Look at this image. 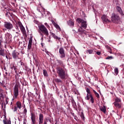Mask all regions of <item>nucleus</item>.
<instances>
[{
	"label": "nucleus",
	"mask_w": 124,
	"mask_h": 124,
	"mask_svg": "<svg viewBox=\"0 0 124 124\" xmlns=\"http://www.w3.org/2000/svg\"><path fill=\"white\" fill-rule=\"evenodd\" d=\"M56 71L58 77L60 78H55L54 81L57 84H62V80H66V78H67V73H66L65 69L61 67V66L56 68Z\"/></svg>",
	"instance_id": "nucleus-1"
},
{
	"label": "nucleus",
	"mask_w": 124,
	"mask_h": 124,
	"mask_svg": "<svg viewBox=\"0 0 124 124\" xmlns=\"http://www.w3.org/2000/svg\"><path fill=\"white\" fill-rule=\"evenodd\" d=\"M39 33L42 37H44V35L46 37L49 36V31L45 26L41 25L38 26Z\"/></svg>",
	"instance_id": "nucleus-2"
},
{
	"label": "nucleus",
	"mask_w": 124,
	"mask_h": 124,
	"mask_svg": "<svg viewBox=\"0 0 124 124\" xmlns=\"http://www.w3.org/2000/svg\"><path fill=\"white\" fill-rule=\"evenodd\" d=\"M86 93H87L85 99L86 100H90L91 103L93 104L94 103V99H93V94L91 93V90L88 88H86Z\"/></svg>",
	"instance_id": "nucleus-3"
},
{
	"label": "nucleus",
	"mask_w": 124,
	"mask_h": 124,
	"mask_svg": "<svg viewBox=\"0 0 124 124\" xmlns=\"http://www.w3.org/2000/svg\"><path fill=\"white\" fill-rule=\"evenodd\" d=\"M3 27L4 28L3 29L4 32L5 31H11L14 28L13 24L9 21L4 22Z\"/></svg>",
	"instance_id": "nucleus-4"
},
{
	"label": "nucleus",
	"mask_w": 124,
	"mask_h": 124,
	"mask_svg": "<svg viewBox=\"0 0 124 124\" xmlns=\"http://www.w3.org/2000/svg\"><path fill=\"white\" fill-rule=\"evenodd\" d=\"M19 85H20V83L17 82L14 86L13 96L14 99H16L18 97V95H19Z\"/></svg>",
	"instance_id": "nucleus-5"
},
{
	"label": "nucleus",
	"mask_w": 124,
	"mask_h": 124,
	"mask_svg": "<svg viewBox=\"0 0 124 124\" xmlns=\"http://www.w3.org/2000/svg\"><path fill=\"white\" fill-rule=\"evenodd\" d=\"M77 22H78V24H81L80 27L83 29H87V21L83 20L82 18H78Z\"/></svg>",
	"instance_id": "nucleus-6"
},
{
	"label": "nucleus",
	"mask_w": 124,
	"mask_h": 124,
	"mask_svg": "<svg viewBox=\"0 0 124 124\" xmlns=\"http://www.w3.org/2000/svg\"><path fill=\"white\" fill-rule=\"evenodd\" d=\"M111 20L113 23H117L120 21V16L115 14H112L111 16Z\"/></svg>",
	"instance_id": "nucleus-7"
},
{
	"label": "nucleus",
	"mask_w": 124,
	"mask_h": 124,
	"mask_svg": "<svg viewBox=\"0 0 124 124\" xmlns=\"http://www.w3.org/2000/svg\"><path fill=\"white\" fill-rule=\"evenodd\" d=\"M59 54L61 59H65V53L64 52V49H63V47L60 48Z\"/></svg>",
	"instance_id": "nucleus-8"
},
{
	"label": "nucleus",
	"mask_w": 124,
	"mask_h": 124,
	"mask_svg": "<svg viewBox=\"0 0 124 124\" xmlns=\"http://www.w3.org/2000/svg\"><path fill=\"white\" fill-rule=\"evenodd\" d=\"M11 38H12V35H11V34L7 32L5 34V39L6 43H10L11 42Z\"/></svg>",
	"instance_id": "nucleus-9"
},
{
	"label": "nucleus",
	"mask_w": 124,
	"mask_h": 124,
	"mask_svg": "<svg viewBox=\"0 0 124 124\" xmlns=\"http://www.w3.org/2000/svg\"><path fill=\"white\" fill-rule=\"evenodd\" d=\"M17 26L20 28V29L23 33H25L26 32V29H25V27L23 26L22 22L18 21L17 23Z\"/></svg>",
	"instance_id": "nucleus-10"
},
{
	"label": "nucleus",
	"mask_w": 124,
	"mask_h": 124,
	"mask_svg": "<svg viewBox=\"0 0 124 124\" xmlns=\"http://www.w3.org/2000/svg\"><path fill=\"white\" fill-rule=\"evenodd\" d=\"M101 19L104 24H105V23H109V22H110V20L108 19V17L105 15H103Z\"/></svg>",
	"instance_id": "nucleus-11"
},
{
	"label": "nucleus",
	"mask_w": 124,
	"mask_h": 124,
	"mask_svg": "<svg viewBox=\"0 0 124 124\" xmlns=\"http://www.w3.org/2000/svg\"><path fill=\"white\" fill-rule=\"evenodd\" d=\"M19 53L15 50H14L12 53V56L14 60L17 59L19 57Z\"/></svg>",
	"instance_id": "nucleus-12"
},
{
	"label": "nucleus",
	"mask_w": 124,
	"mask_h": 124,
	"mask_svg": "<svg viewBox=\"0 0 124 124\" xmlns=\"http://www.w3.org/2000/svg\"><path fill=\"white\" fill-rule=\"evenodd\" d=\"M44 118V116L43 114L41 113L39 115V124H43Z\"/></svg>",
	"instance_id": "nucleus-13"
},
{
	"label": "nucleus",
	"mask_w": 124,
	"mask_h": 124,
	"mask_svg": "<svg viewBox=\"0 0 124 124\" xmlns=\"http://www.w3.org/2000/svg\"><path fill=\"white\" fill-rule=\"evenodd\" d=\"M31 121L32 124H35L36 121L35 120V114H34V113H31Z\"/></svg>",
	"instance_id": "nucleus-14"
},
{
	"label": "nucleus",
	"mask_w": 124,
	"mask_h": 124,
	"mask_svg": "<svg viewBox=\"0 0 124 124\" xmlns=\"http://www.w3.org/2000/svg\"><path fill=\"white\" fill-rule=\"evenodd\" d=\"M52 23L53 26L55 27V28L57 29V30H59V31H62V29H61L60 26H59V25H58V24H57L56 22H55L54 20H52Z\"/></svg>",
	"instance_id": "nucleus-15"
},
{
	"label": "nucleus",
	"mask_w": 124,
	"mask_h": 124,
	"mask_svg": "<svg viewBox=\"0 0 124 124\" xmlns=\"http://www.w3.org/2000/svg\"><path fill=\"white\" fill-rule=\"evenodd\" d=\"M56 62H57V63H59L60 66H62L61 67H62V68H63V69H64V64H63V62H62V61L61 60H57Z\"/></svg>",
	"instance_id": "nucleus-16"
},
{
	"label": "nucleus",
	"mask_w": 124,
	"mask_h": 124,
	"mask_svg": "<svg viewBox=\"0 0 124 124\" xmlns=\"http://www.w3.org/2000/svg\"><path fill=\"white\" fill-rule=\"evenodd\" d=\"M116 9L117 11L121 14L122 16H124V12H123V10H122V8H121L120 6H117L116 7Z\"/></svg>",
	"instance_id": "nucleus-17"
},
{
	"label": "nucleus",
	"mask_w": 124,
	"mask_h": 124,
	"mask_svg": "<svg viewBox=\"0 0 124 124\" xmlns=\"http://www.w3.org/2000/svg\"><path fill=\"white\" fill-rule=\"evenodd\" d=\"M19 46L20 48H25L27 46V43H25V42H19Z\"/></svg>",
	"instance_id": "nucleus-18"
},
{
	"label": "nucleus",
	"mask_w": 124,
	"mask_h": 124,
	"mask_svg": "<svg viewBox=\"0 0 124 124\" xmlns=\"http://www.w3.org/2000/svg\"><path fill=\"white\" fill-rule=\"evenodd\" d=\"M32 43V39L31 38L30 39L29 41V44H28V50H31V45Z\"/></svg>",
	"instance_id": "nucleus-19"
},
{
	"label": "nucleus",
	"mask_w": 124,
	"mask_h": 124,
	"mask_svg": "<svg viewBox=\"0 0 124 124\" xmlns=\"http://www.w3.org/2000/svg\"><path fill=\"white\" fill-rule=\"evenodd\" d=\"M50 34L51 35V36H52V37H53V38H54V39H56L57 40H61V38L57 36V35H56V34L53 32H50Z\"/></svg>",
	"instance_id": "nucleus-20"
},
{
	"label": "nucleus",
	"mask_w": 124,
	"mask_h": 124,
	"mask_svg": "<svg viewBox=\"0 0 124 124\" xmlns=\"http://www.w3.org/2000/svg\"><path fill=\"white\" fill-rule=\"evenodd\" d=\"M113 105L117 109H120V108H122V105L121 103H113Z\"/></svg>",
	"instance_id": "nucleus-21"
},
{
	"label": "nucleus",
	"mask_w": 124,
	"mask_h": 124,
	"mask_svg": "<svg viewBox=\"0 0 124 124\" xmlns=\"http://www.w3.org/2000/svg\"><path fill=\"white\" fill-rule=\"evenodd\" d=\"M100 110L104 113V114H106V107L105 106L100 107Z\"/></svg>",
	"instance_id": "nucleus-22"
},
{
	"label": "nucleus",
	"mask_w": 124,
	"mask_h": 124,
	"mask_svg": "<svg viewBox=\"0 0 124 124\" xmlns=\"http://www.w3.org/2000/svg\"><path fill=\"white\" fill-rule=\"evenodd\" d=\"M4 78L8 80L9 79V77H10V73H7V72H5V75L4 76Z\"/></svg>",
	"instance_id": "nucleus-23"
},
{
	"label": "nucleus",
	"mask_w": 124,
	"mask_h": 124,
	"mask_svg": "<svg viewBox=\"0 0 124 124\" xmlns=\"http://www.w3.org/2000/svg\"><path fill=\"white\" fill-rule=\"evenodd\" d=\"M68 24L69 26L73 27V26H74V21H73V20L71 19L68 21Z\"/></svg>",
	"instance_id": "nucleus-24"
},
{
	"label": "nucleus",
	"mask_w": 124,
	"mask_h": 124,
	"mask_svg": "<svg viewBox=\"0 0 124 124\" xmlns=\"http://www.w3.org/2000/svg\"><path fill=\"white\" fill-rule=\"evenodd\" d=\"M16 104L17 108H19V109H21V108H22V104H21V102L17 101Z\"/></svg>",
	"instance_id": "nucleus-25"
},
{
	"label": "nucleus",
	"mask_w": 124,
	"mask_h": 124,
	"mask_svg": "<svg viewBox=\"0 0 124 124\" xmlns=\"http://www.w3.org/2000/svg\"><path fill=\"white\" fill-rule=\"evenodd\" d=\"M10 69H11V70H13V69H14L15 73H17V68H16L15 66L13 65V66L11 67Z\"/></svg>",
	"instance_id": "nucleus-26"
},
{
	"label": "nucleus",
	"mask_w": 124,
	"mask_h": 124,
	"mask_svg": "<svg viewBox=\"0 0 124 124\" xmlns=\"http://www.w3.org/2000/svg\"><path fill=\"white\" fill-rule=\"evenodd\" d=\"M0 56H2V57H4V56H5V54L4 53V50L0 49Z\"/></svg>",
	"instance_id": "nucleus-27"
},
{
	"label": "nucleus",
	"mask_w": 124,
	"mask_h": 124,
	"mask_svg": "<svg viewBox=\"0 0 124 124\" xmlns=\"http://www.w3.org/2000/svg\"><path fill=\"white\" fill-rule=\"evenodd\" d=\"M3 123L4 124H11V121L9 120L7 121L6 120H3Z\"/></svg>",
	"instance_id": "nucleus-28"
},
{
	"label": "nucleus",
	"mask_w": 124,
	"mask_h": 124,
	"mask_svg": "<svg viewBox=\"0 0 124 124\" xmlns=\"http://www.w3.org/2000/svg\"><path fill=\"white\" fill-rule=\"evenodd\" d=\"M114 103H121V99L116 97V98L115 99V102Z\"/></svg>",
	"instance_id": "nucleus-29"
},
{
	"label": "nucleus",
	"mask_w": 124,
	"mask_h": 124,
	"mask_svg": "<svg viewBox=\"0 0 124 124\" xmlns=\"http://www.w3.org/2000/svg\"><path fill=\"white\" fill-rule=\"evenodd\" d=\"M93 93H94L96 97H97V98H99V97H100L99 94H98V93H97L96 91L93 90Z\"/></svg>",
	"instance_id": "nucleus-30"
},
{
	"label": "nucleus",
	"mask_w": 124,
	"mask_h": 124,
	"mask_svg": "<svg viewBox=\"0 0 124 124\" xmlns=\"http://www.w3.org/2000/svg\"><path fill=\"white\" fill-rule=\"evenodd\" d=\"M86 53L88 54H93V49H88L86 51Z\"/></svg>",
	"instance_id": "nucleus-31"
},
{
	"label": "nucleus",
	"mask_w": 124,
	"mask_h": 124,
	"mask_svg": "<svg viewBox=\"0 0 124 124\" xmlns=\"http://www.w3.org/2000/svg\"><path fill=\"white\" fill-rule=\"evenodd\" d=\"M78 31L79 32H81V33H83L85 31V30H83V27H80L79 29H78Z\"/></svg>",
	"instance_id": "nucleus-32"
},
{
	"label": "nucleus",
	"mask_w": 124,
	"mask_h": 124,
	"mask_svg": "<svg viewBox=\"0 0 124 124\" xmlns=\"http://www.w3.org/2000/svg\"><path fill=\"white\" fill-rule=\"evenodd\" d=\"M43 75L45 77H47V76H48V73H47V71H46V70H43Z\"/></svg>",
	"instance_id": "nucleus-33"
},
{
	"label": "nucleus",
	"mask_w": 124,
	"mask_h": 124,
	"mask_svg": "<svg viewBox=\"0 0 124 124\" xmlns=\"http://www.w3.org/2000/svg\"><path fill=\"white\" fill-rule=\"evenodd\" d=\"M114 73L115 75H117L119 73V69L118 68H115L114 69Z\"/></svg>",
	"instance_id": "nucleus-34"
},
{
	"label": "nucleus",
	"mask_w": 124,
	"mask_h": 124,
	"mask_svg": "<svg viewBox=\"0 0 124 124\" xmlns=\"http://www.w3.org/2000/svg\"><path fill=\"white\" fill-rule=\"evenodd\" d=\"M113 59H114V57H113L112 56H108L106 58V60H113Z\"/></svg>",
	"instance_id": "nucleus-35"
},
{
	"label": "nucleus",
	"mask_w": 124,
	"mask_h": 124,
	"mask_svg": "<svg viewBox=\"0 0 124 124\" xmlns=\"http://www.w3.org/2000/svg\"><path fill=\"white\" fill-rule=\"evenodd\" d=\"M1 98H2V99L4 98V96L3 95V94H2V93H1L0 94V99H1Z\"/></svg>",
	"instance_id": "nucleus-36"
},
{
	"label": "nucleus",
	"mask_w": 124,
	"mask_h": 124,
	"mask_svg": "<svg viewBox=\"0 0 124 124\" xmlns=\"http://www.w3.org/2000/svg\"><path fill=\"white\" fill-rule=\"evenodd\" d=\"M27 108H24L23 110V114H24L25 116L26 115H27Z\"/></svg>",
	"instance_id": "nucleus-37"
},
{
	"label": "nucleus",
	"mask_w": 124,
	"mask_h": 124,
	"mask_svg": "<svg viewBox=\"0 0 124 124\" xmlns=\"http://www.w3.org/2000/svg\"><path fill=\"white\" fill-rule=\"evenodd\" d=\"M10 71L9 72V73H10V74H13L14 73V71H13V70H11L10 69H9Z\"/></svg>",
	"instance_id": "nucleus-38"
},
{
	"label": "nucleus",
	"mask_w": 124,
	"mask_h": 124,
	"mask_svg": "<svg viewBox=\"0 0 124 124\" xmlns=\"http://www.w3.org/2000/svg\"><path fill=\"white\" fill-rule=\"evenodd\" d=\"M45 26H46L47 29H49L50 28V26L48 25L47 23H45Z\"/></svg>",
	"instance_id": "nucleus-39"
},
{
	"label": "nucleus",
	"mask_w": 124,
	"mask_h": 124,
	"mask_svg": "<svg viewBox=\"0 0 124 124\" xmlns=\"http://www.w3.org/2000/svg\"><path fill=\"white\" fill-rule=\"evenodd\" d=\"M18 110L17 107H15L14 108V112H16Z\"/></svg>",
	"instance_id": "nucleus-40"
},
{
	"label": "nucleus",
	"mask_w": 124,
	"mask_h": 124,
	"mask_svg": "<svg viewBox=\"0 0 124 124\" xmlns=\"http://www.w3.org/2000/svg\"><path fill=\"white\" fill-rule=\"evenodd\" d=\"M71 102L72 103L73 105H74L76 103L75 102V101H74V99H72V101H71Z\"/></svg>",
	"instance_id": "nucleus-41"
},
{
	"label": "nucleus",
	"mask_w": 124,
	"mask_h": 124,
	"mask_svg": "<svg viewBox=\"0 0 124 124\" xmlns=\"http://www.w3.org/2000/svg\"><path fill=\"white\" fill-rule=\"evenodd\" d=\"M96 54L97 55H98V56H100V55H101V52H100V51H97Z\"/></svg>",
	"instance_id": "nucleus-42"
},
{
	"label": "nucleus",
	"mask_w": 124,
	"mask_h": 124,
	"mask_svg": "<svg viewBox=\"0 0 124 124\" xmlns=\"http://www.w3.org/2000/svg\"><path fill=\"white\" fill-rule=\"evenodd\" d=\"M106 49H107V50H109V49L111 48V47L110 46H106Z\"/></svg>",
	"instance_id": "nucleus-43"
},
{
	"label": "nucleus",
	"mask_w": 124,
	"mask_h": 124,
	"mask_svg": "<svg viewBox=\"0 0 124 124\" xmlns=\"http://www.w3.org/2000/svg\"><path fill=\"white\" fill-rule=\"evenodd\" d=\"M108 52L109 53H110V54H112V49L110 48L109 49V50H108Z\"/></svg>",
	"instance_id": "nucleus-44"
},
{
	"label": "nucleus",
	"mask_w": 124,
	"mask_h": 124,
	"mask_svg": "<svg viewBox=\"0 0 124 124\" xmlns=\"http://www.w3.org/2000/svg\"><path fill=\"white\" fill-rule=\"evenodd\" d=\"M20 64L21 65H22V66H24L25 65V63H24V62H21V61H20Z\"/></svg>",
	"instance_id": "nucleus-45"
},
{
	"label": "nucleus",
	"mask_w": 124,
	"mask_h": 124,
	"mask_svg": "<svg viewBox=\"0 0 124 124\" xmlns=\"http://www.w3.org/2000/svg\"><path fill=\"white\" fill-rule=\"evenodd\" d=\"M4 118L5 119H4V120L6 121H8L7 120V118H6V115H4Z\"/></svg>",
	"instance_id": "nucleus-46"
},
{
	"label": "nucleus",
	"mask_w": 124,
	"mask_h": 124,
	"mask_svg": "<svg viewBox=\"0 0 124 124\" xmlns=\"http://www.w3.org/2000/svg\"><path fill=\"white\" fill-rule=\"evenodd\" d=\"M3 110L4 111V115H6V111H5V109H3Z\"/></svg>",
	"instance_id": "nucleus-47"
},
{
	"label": "nucleus",
	"mask_w": 124,
	"mask_h": 124,
	"mask_svg": "<svg viewBox=\"0 0 124 124\" xmlns=\"http://www.w3.org/2000/svg\"><path fill=\"white\" fill-rule=\"evenodd\" d=\"M8 98H6V104H8Z\"/></svg>",
	"instance_id": "nucleus-48"
},
{
	"label": "nucleus",
	"mask_w": 124,
	"mask_h": 124,
	"mask_svg": "<svg viewBox=\"0 0 124 124\" xmlns=\"http://www.w3.org/2000/svg\"><path fill=\"white\" fill-rule=\"evenodd\" d=\"M74 107L75 108V107H77V106H76V103L75 104H74V105H73Z\"/></svg>",
	"instance_id": "nucleus-49"
},
{
	"label": "nucleus",
	"mask_w": 124,
	"mask_h": 124,
	"mask_svg": "<svg viewBox=\"0 0 124 124\" xmlns=\"http://www.w3.org/2000/svg\"><path fill=\"white\" fill-rule=\"evenodd\" d=\"M81 117H84V113L83 112L81 113Z\"/></svg>",
	"instance_id": "nucleus-50"
},
{
	"label": "nucleus",
	"mask_w": 124,
	"mask_h": 124,
	"mask_svg": "<svg viewBox=\"0 0 124 124\" xmlns=\"http://www.w3.org/2000/svg\"><path fill=\"white\" fill-rule=\"evenodd\" d=\"M71 114L72 116H74V113L73 112H71Z\"/></svg>",
	"instance_id": "nucleus-51"
},
{
	"label": "nucleus",
	"mask_w": 124,
	"mask_h": 124,
	"mask_svg": "<svg viewBox=\"0 0 124 124\" xmlns=\"http://www.w3.org/2000/svg\"><path fill=\"white\" fill-rule=\"evenodd\" d=\"M43 124H47V123L46 122V121H45Z\"/></svg>",
	"instance_id": "nucleus-52"
},
{
	"label": "nucleus",
	"mask_w": 124,
	"mask_h": 124,
	"mask_svg": "<svg viewBox=\"0 0 124 124\" xmlns=\"http://www.w3.org/2000/svg\"><path fill=\"white\" fill-rule=\"evenodd\" d=\"M48 38H49V39H51V36H49Z\"/></svg>",
	"instance_id": "nucleus-53"
},
{
	"label": "nucleus",
	"mask_w": 124,
	"mask_h": 124,
	"mask_svg": "<svg viewBox=\"0 0 124 124\" xmlns=\"http://www.w3.org/2000/svg\"><path fill=\"white\" fill-rule=\"evenodd\" d=\"M0 45H1V41L0 40Z\"/></svg>",
	"instance_id": "nucleus-54"
},
{
	"label": "nucleus",
	"mask_w": 124,
	"mask_h": 124,
	"mask_svg": "<svg viewBox=\"0 0 124 124\" xmlns=\"http://www.w3.org/2000/svg\"><path fill=\"white\" fill-rule=\"evenodd\" d=\"M41 44V45H42V47H43V44L42 43V44Z\"/></svg>",
	"instance_id": "nucleus-55"
},
{
	"label": "nucleus",
	"mask_w": 124,
	"mask_h": 124,
	"mask_svg": "<svg viewBox=\"0 0 124 124\" xmlns=\"http://www.w3.org/2000/svg\"><path fill=\"white\" fill-rule=\"evenodd\" d=\"M82 1H83V2H85V1H86V0H82Z\"/></svg>",
	"instance_id": "nucleus-56"
},
{
	"label": "nucleus",
	"mask_w": 124,
	"mask_h": 124,
	"mask_svg": "<svg viewBox=\"0 0 124 124\" xmlns=\"http://www.w3.org/2000/svg\"><path fill=\"white\" fill-rule=\"evenodd\" d=\"M4 1H7V0H3Z\"/></svg>",
	"instance_id": "nucleus-57"
},
{
	"label": "nucleus",
	"mask_w": 124,
	"mask_h": 124,
	"mask_svg": "<svg viewBox=\"0 0 124 124\" xmlns=\"http://www.w3.org/2000/svg\"><path fill=\"white\" fill-rule=\"evenodd\" d=\"M48 42H51V40H49Z\"/></svg>",
	"instance_id": "nucleus-58"
},
{
	"label": "nucleus",
	"mask_w": 124,
	"mask_h": 124,
	"mask_svg": "<svg viewBox=\"0 0 124 124\" xmlns=\"http://www.w3.org/2000/svg\"><path fill=\"white\" fill-rule=\"evenodd\" d=\"M4 88H5L6 89V86H4Z\"/></svg>",
	"instance_id": "nucleus-59"
},
{
	"label": "nucleus",
	"mask_w": 124,
	"mask_h": 124,
	"mask_svg": "<svg viewBox=\"0 0 124 124\" xmlns=\"http://www.w3.org/2000/svg\"><path fill=\"white\" fill-rule=\"evenodd\" d=\"M4 88H5L6 89V86H4Z\"/></svg>",
	"instance_id": "nucleus-60"
},
{
	"label": "nucleus",
	"mask_w": 124,
	"mask_h": 124,
	"mask_svg": "<svg viewBox=\"0 0 124 124\" xmlns=\"http://www.w3.org/2000/svg\"><path fill=\"white\" fill-rule=\"evenodd\" d=\"M55 124H58V122H56Z\"/></svg>",
	"instance_id": "nucleus-61"
},
{
	"label": "nucleus",
	"mask_w": 124,
	"mask_h": 124,
	"mask_svg": "<svg viewBox=\"0 0 124 124\" xmlns=\"http://www.w3.org/2000/svg\"><path fill=\"white\" fill-rule=\"evenodd\" d=\"M12 104H13V103H12V102H11V105H12Z\"/></svg>",
	"instance_id": "nucleus-62"
},
{
	"label": "nucleus",
	"mask_w": 124,
	"mask_h": 124,
	"mask_svg": "<svg viewBox=\"0 0 124 124\" xmlns=\"http://www.w3.org/2000/svg\"><path fill=\"white\" fill-rule=\"evenodd\" d=\"M16 33H17L18 34V33H19L18 32H16Z\"/></svg>",
	"instance_id": "nucleus-63"
},
{
	"label": "nucleus",
	"mask_w": 124,
	"mask_h": 124,
	"mask_svg": "<svg viewBox=\"0 0 124 124\" xmlns=\"http://www.w3.org/2000/svg\"><path fill=\"white\" fill-rule=\"evenodd\" d=\"M7 13L6 14V16H7Z\"/></svg>",
	"instance_id": "nucleus-64"
}]
</instances>
